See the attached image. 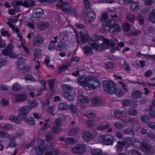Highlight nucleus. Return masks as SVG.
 Wrapping results in <instances>:
<instances>
[{"instance_id":"nucleus-56","label":"nucleus","mask_w":155,"mask_h":155,"mask_svg":"<svg viewBox=\"0 0 155 155\" xmlns=\"http://www.w3.org/2000/svg\"><path fill=\"white\" fill-rule=\"evenodd\" d=\"M0 104L3 106H6L8 104V101L6 99H2L0 101Z\"/></svg>"},{"instance_id":"nucleus-47","label":"nucleus","mask_w":155,"mask_h":155,"mask_svg":"<svg viewBox=\"0 0 155 155\" xmlns=\"http://www.w3.org/2000/svg\"><path fill=\"white\" fill-rule=\"evenodd\" d=\"M59 37V39L61 40H67L68 38L67 34L65 35L64 33L60 34Z\"/></svg>"},{"instance_id":"nucleus-36","label":"nucleus","mask_w":155,"mask_h":155,"mask_svg":"<svg viewBox=\"0 0 155 155\" xmlns=\"http://www.w3.org/2000/svg\"><path fill=\"white\" fill-rule=\"evenodd\" d=\"M17 117L18 119L21 121H23L26 119L27 117V115L18 112L17 115Z\"/></svg>"},{"instance_id":"nucleus-9","label":"nucleus","mask_w":155,"mask_h":155,"mask_svg":"<svg viewBox=\"0 0 155 155\" xmlns=\"http://www.w3.org/2000/svg\"><path fill=\"white\" fill-rule=\"evenodd\" d=\"M141 150L149 154H153L155 152L153 147L150 145L146 142L143 143Z\"/></svg>"},{"instance_id":"nucleus-35","label":"nucleus","mask_w":155,"mask_h":155,"mask_svg":"<svg viewBox=\"0 0 155 155\" xmlns=\"http://www.w3.org/2000/svg\"><path fill=\"white\" fill-rule=\"evenodd\" d=\"M67 49V45L64 43H60L58 45L57 49L58 51H65Z\"/></svg>"},{"instance_id":"nucleus-49","label":"nucleus","mask_w":155,"mask_h":155,"mask_svg":"<svg viewBox=\"0 0 155 155\" xmlns=\"http://www.w3.org/2000/svg\"><path fill=\"white\" fill-rule=\"evenodd\" d=\"M113 64L110 62H106L105 64V68L106 69H110L113 68Z\"/></svg>"},{"instance_id":"nucleus-22","label":"nucleus","mask_w":155,"mask_h":155,"mask_svg":"<svg viewBox=\"0 0 155 155\" xmlns=\"http://www.w3.org/2000/svg\"><path fill=\"white\" fill-rule=\"evenodd\" d=\"M139 4L137 2H134L131 5L130 8L131 11H135L139 9Z\"/></svg>"},{"instance_id":"nucleus-2","label":"nucleus","mask_w":155,"mask_h":155,"mask_svg":"<svg viewBox=\"0 0 155 155\" xmlns=\"http://www.w3.org/2000/svg\"><path fill=\"white\" fill-rule=\"evenodd\" d=\"M77 83L85 89L92 90L99 87L101 83L93 76L86 77L81 75L77 80Z\"/></svg>"},{"instance_id":"nucleus-44","label":"nucleus","mask_w":155,"mask_h":155,"mask_svg":"<svg viewBox=\"0 0 155 155\" xmlns=\"http://www.w3.org/2000/svg\"><path fill=\"white\" fill-rule=\"evenodd\" d=\"M83 139L86 142L94 141V138L92 136H82Z\"/></svg>"},{"instance_id":"nucleus-10","label":"nucleus","mask_w":155,"mask_h":155,"mask_svg":"<svg viewBox=\"0 0 155 155\" xmlns=\"http://www.w3.org/2000/svg\"><path fill=\"white\" fill-rule=\"evenodd\" d=\"M86 147L83 144L77 145L72 149V152L74 153L82 154L85 151Z\"/></svg>"},{"instance_id":"nucleus-54","label":"nucleus","mask_w":155,"mask_h":155,"mask_svg":"<svg viewBox=\"0 0 155 155\" xmlns=\"http://www.w3.org/2000/svg\"><path fill=\"white\" fill-rule=\"evenodd\" d=\"M54 82V79L51 80H49L48 81V82L49 84V87L51 90H52L53 88Z\"/></svg>"},{"instance_id":"nucleus-13","label":"nucleus","mask_w":155,"mask_h":155,"mask_svg":"<svg viewBox=\"0 0 155 155\" xmlns=\"http://www.w3.org/2000/svg\"><path fill=\"white\" fill-rule=\"evenodd\" d=\"M80 34L82 43L87 42L90 39V37L88 35V33L85 30L81 31Z\"/></svg>"},{"instance_id":"nucleus-14","label":"nucleus","mask_w":155,"mask_h":155,"mask_svg":"<svg viewBox=\"0 0 155 155\" xmlns=\"http://www.w3.org/2000/svg\"><path fill=\"white\" fill-rule=\"evenodd\" d=\"M95 18L94 12H91L87 14L85 17V20L88 21L92 22L94 21Z\"/></svg>"},{"instance_id":"nucleus-4","label":"nucleus","mask_w":155,"mask_h":155,"mask_svg":"<svg viewBox=\"0 0 155 155\" xmlns=\"http://www.w3.org/2000/svg\"><path fill=\"white\" fill-rule=\"evenodd\" d=\"M103 87L106 93L111 94H115L118 87L113 81H104L103 83Z\"/></svg>"},{"instance_id":"nucleus-55","label":"nucleus","mask_w":155,"mask_h":155,"mask_svg":"<svg viewBox=\"0 0 155 155\" xmlns=\"http://www.w3.org/2000/svg\"><path fill=\"white\" fill-rule=\"evenodd\" d=\"M1 33L2 35L4 37L7 36L8 37L9 35L7 31L4 29H1Z\"/></svg>"},{"instance_id":"nucleus-18","label":"nucleus","mask_w":155,"mask_h":155,"mask_svg":"<svg viewBox=\"0 0 155 155\" xmlns=\"http://www.w3.org/2000/svg\"><path fill=\"white\" fill-rule=\"evenodd\" d=\"M43 40L41 36H36L34 39V45L37 46L40 45L42 43Z\"/></svg>"},{"instance_id":"nucleus-30","label":"nucleus","mask_w":155,"mask_h":155,"mask_svg":"<svg viewBox=\"0 0 155 155\" xmlns=\"http://www.w3.org/2000/svg\"><path fill=\"white\" fill-rule=\"evenodd\" d=\"M33 54L35 57L34 59V61H35V59H38L40 58L41 55V51L39 49H36L34 50L33 52Z\"/></svg>"},{"instance_id":"nucleus-64","label":"nucleus","mask_w":155,"mask_h":155,"mask_svg":"<svg viewBox=\"0 0 155 155\" xmlns=\"http://www.w3.org/2000/svg\"><path fill=\"white\" fill-rule=\"evenodd\" d=\"M148 126L150 128L155 130V122H150L148 124Z\"/></svg>"},{"instance_id":"nucleus-11","label":"nucleus","mask_w":155,"mask_h":155,"mask_svg":"<svg viewBox=\"0 0 155 155\" xmlns=\"http://www.w3.org/2000/svg\"><path fill=\"white\" fill-rule=\"evenodd\" d=\"M78 100L80 103V107L82 109H85L86 107L85 104L89 102L88 99L85 96L81 95L78 97Z\"/></svg>"},{"instance_id":"nucleus-63","label":"nucleus","mask_w":155,"mask_h":155,"mask_svg":"<svg viewBox=\"0 0 155 155\" xmlns=\"http://www.w3.org/2000/svg\"><path fill=\"white\" fill-rule=\"evenodd\" d=\"M83 2L85 7L87 8H90V4L87 0H83Z\"/></svg>"},{"instance_id":"nucleus-52","label":"nucleus","mask_w":155,"mask_h":155,"mask_svg":"<svg viewBox=\"0 0 155 155\" xmlns=\"http://www.w3.org/2000/svg\"><path fill=\"white\" fill-rule=\"evenodd\" d=\"M62 87L64 90L66 91H68V92H70V91H72L73 89L72 87L68 85H63Z\"/></svg>"},{"instance_id":"nucleus-23","label":"nucleus","mask_w":155,"mask_h":155,"mask_svg":"<svg viewBox=\"0 0 155 155\" xmlns=\"http://www.w3.org/2000/svg\"><path fill=\"white\" fill-rule=\"evenodd\" d=\"M27 97L24 94L18 95L15 96V101L18 102H21L25 101L27 99Z\"/></svg>"},{"instance_id":"nucleus-27","label":"nucleus","mask_w":155,"mask_h":155,"mask_svg":"<svg viewBox=\"0 0 155 155\" xmlns=\"http://www.w3.org/2000/svg\"><path fill=\"white\" fill-rule=\"evenodd\" d=\"M15 22L13 20H8V21L7 22V24L8 25L9 27L12 29V30H14L16 32H18L19 31L18 29L16 27H15L14 26L13 24H12V23H14Z\"/></svg>"},{"instance_id":"nucleus-32","label":"nucleus","mask_w":155,"mask_h":155,"mask_svg":"<svg viewBox=\"0 0 155 155\" xmlns=\"http://www.w3.org/2000/svg\"><path fill=\"white\" fill-rule=\"evenodd\" d=\"M9 118L11 121L14 123L16 124H20L21 123L20 120L16 116L13 115H10Z\"/></svg>"},{"instance_id":"nucleus-57","label":"nucleus","mask_w":155,"mask_h":155,"mask_svg":"<svg viewBox=\"0 0 155 155\" xmlns=\"http://www.w3.org/2000/svg\"><path fill=\"white\" fill-rule=\"evenodd\" d=\"M68 107H69L71 111L74 113H75L76 111V107L73 104H70Z\"/></svg>"},{"instance_id":"nucleus-38","label":"nucleus","mask_w":155,"mask_h":155,"mask_svg":"<svg viewBox=\"0 0 155 155\" xmlns=\"http://www.w3.org/2000/svg\"><path fill=\"white\" fill-rule=\"evenodd\" d=\"M25 122L27 124L33 125L35 124V120L32 117H29L26 119Z\"/></svg>"},{"instance_id":"nucleus-16","label":"nucleus","mask_w":155,"mask_h":155,"mask_svg":"<svg viewBox=\"0 0 155 155\" xmlns=\"http://www.w3.org/2000/svg\"><path fill=\"white\" fill-rule=\"evenodd\" d=\"M141 92L139 90L134 91L132 93L131 96L135 100L140 98L142 95Z\"/></svg>"},{"instance_id":"nucleus-51","label":"nucleus","mask_w":155,"mask_h":155,"mask_svg":"<svg viewBox=\"0 0 155 155\" xmlns=\"http://www.w3.org/2000/svg\"><path fill=\"white\" fill-rule=\"evenodd\" d=\"M127 18L128 21L132 22L134 20L135 17L134 15L130 14H128L127 15Z\"/></svg>"},{"instance_id":"nucleus-28","label":"nucleus","mask_w":155,"mask_h":155,"mask_svg":"<svg viewBox=\"0 0 155 155\" xmlns=\"http://www.w3.org/2000/svg\"><path fill=\"white\" fill-rule=\"evenodd\" d=\"M91 102L94 106H96L100 105L101 101L99 97H95L92 99Z\"/></svg>"},{"instance_id":"nucleus-62","label":"nucleus","mask_w":155,"mask_h":155,"mask_svg":"<svg viewBox=\"0 0 155 155\" xmlns=\"http://www.w3.org/2000/svg\"><path fill=\"white\" fill-rule=\"evenodd\" d=\"M137 55L139 56L141 58H148L149 57H150V56H148L147 54H143L140 52L138 53Z\"/></svg>"},{"instance_id":"nucleus-59","label":"nucleus","mask_w":155,"mask_h":155,"mask_svg":"<svg viewBox=\"0 0 155 155\" xmlns=\"http://www.w3.org/2000/svg\"><path fill=\"white\" fill-rule=\"evenodd\" d=\"M127 115V114L131 115H135L137 114V111L134 110H132L130 111H126Z\"/></svg>"},{"instance_id":"nucleus-7","label":"nucleus","mask_w":155,"mask_h":155,"mask_svg":"<svg viewBox=\"0 0 155 155\" xmlns=\"http://www.w3.org/2000/svg\"><path fill=\"white\" fill-rule=\"evenodd\" d=\"M47 151L45 155H57L59 153V150L56 148L53 149L51 144H48L45 148Z\"/></svg>"},{"instance_id":"nucleus-43","label":"nucleus","mask_w":155,"mask_h":155,"mask_svg":"<svg viewBox=\"0 0 155 155\" xmlns=\"http://www.w3.org/2000/svg\"><path fill=\"white\" fill-rule=\"evenodd\" d=\"M115 94L118 97H122L124 94V92L122 90H121L118 87V90H117Z\"/></svg>"},{"instance_id":"nucleus-33","label":"nucleus","mask_w":155,"mask_h":155,"mask_svg":"<svg viewBox=\"0 0 155 155\" xmlns=\"http://www.w3.org/2000/svg\"><path fill=\"white\" fill-rule=\"evenodd\" d=\"M12 89L14 91H19L21 90V88L18 83H15L13 85Z\"/></svg>"},{"instance_id":"nucleus-34","label":"nucleus","mask_w":155,"mask_h":155,"mask_svg":"<svg viewBox=\"0 0 155 155\" xmlns=\"http://www.w3.org/2000/svg\"><path fill=\"white\" fill-rule=\"evenodd\" d=\"M91 153L94 155H107L106 153H103L101 150L98 149L92 150Z\"/></svg>"},{"instance_id":"nucleus-48","label":"nucleus","mask_w":155,"mask_h":155,"mask_svg":"<svg viewBox=\"0 0 155 155\" xmlns=\"http://www.w3.org/2000/svg\"><path fill=\"white\" fill-rule=\"evenodd\" d=\"M52 132L54 134H58L61 131L60 128L58 127H53L52 130Z\"/></svg>"},{"instance_id":"nucleus-61","label":"nucleus","mask_w":155,"mask_h":155,"mask_svg":"<svg viewBox=\"0 0 155 155\" xmlns=\"http://www.w3.org/2000/svg\"><path fill=\"white\" fill-rule=\"evenodd\" d=\"M7 64V61L5 59H0V68L5 66Z\"/></svg>"},{"instance_id":"nucleus-19","label":"nucleus","mask_w":155,"mask_h":155,"mask_svg":"<svg viewBox=\"0 0 155 155\" xmlns=\"http://www.w3.org/2000/svg\"><path fill=\"white\" fill-rule=\"evenodd\" d=\"M123 146L126 147V139L124 140L122 143H121L119 141L118 142V144L117 146V151L118 152H121L123 149Z\"/></svg>"},{"instance_id":"nucleus-21","label":"nucleus","mask_w":155,"mask_h":155,"mask_svg":"<svg viewBox=\"0 0 155 155\" xmlns=\"http://www.w3.org/2000/svg\"><path fill=\"white\" fill-rule=\"evenodd\" d=\"M33 14L35 17L40 18L43 14V11L41 9L38 8L37 9L36 11H34Z\"/></svg>"},{"instance_id":"nucleus-25","label":"nucleus","mask_w":155,"mask_h":155,"mask_svg":"<svg viewBox=\"0 0 155 155\" xmlns=\"http://www.w3.org/2000/svg\"><path fill=\"white\" fill-rule=\"evenodd\" d=\"M114 114L118 118L123 117L124 116L127 115L126 111L122 112L119 110H116L115 111Z\"/></svg>"},{"instance_id":"nucleus-39","label":"nucleus","mask_w":155,"mask_h":155,"mask_svg":"<svg viewBox=\"0 0 155 155\" xmlns=\"http://www.w3.org/2000/svg\"><path fill=\"white\" fill-rule=\"evenodd\" d=\"M16 5H22L25 7H28L29 5L28 2L24 1L23 2L21 1H17L15 2Z\"/></svg>"},{"instance_id":"nucleus-42","label":"nucleus","mask_w":155,"mask_h":155,"mask_svg":"<svg viewBox=\"0 0 155 155\" xmlns=\"http://www.w3.org/2000/svg\"><path fill=\"white\" fill-rule=\"evenodd\" d=\"M68 107L66 103H61L60 104L59 109L60 110H65L68 109Z\"/></svg>"},{"instance_id":"nucleus-15","label":"nucleus","mask_w":155,"mask_h":155,"mask_svg":"<svg viewBox=\"0 0 155 155\" xmlns=\"http://www.w3.org/2000/svg\"><path fill=\"white\" fill-rule=\"evenodd\" d=\"M31 109L29 106H24L20 107L18 109V112L27 115L31 111Z\"/></svg>"},{"instance_id":"nucleus-45","label":"nucleus","mask_w":155,"mask_h":155,"mask_svg":"<svg viewBox=\"0 0 155 155\" xmlns=\"http://www.w3.org/2000/svg\"><path fill=\"white\" fill-rule=\"evenodd\" d=\"M125 134L127 135H134V131L130 128H128L124 131Z\"/></svg>"},{"instance_id":"nucleus-41","label":"nucleus","mask_w":155,"mask_h":155,"mask_svg":"<svg viewBox=\"0 0 155 155\" xmlns=\"http://www.w3.org/2000/svg\"><path fill=\"white\" fill-rule=\"evenodd\" d=\"M79 130L78 128H74L70 130L68 132L69 135H75L78 134Z\"/></svg>"},{"instance_id":"nucleus-8","label":"nucleus","mask_w":155,"mask_h":155,"mask_svg":"<svg viewBox=\"0 0 155 155\" xmlns=\"http://www.w3.org/2000/svg\"><path fill=\"white\" fill-rule=\"evenodd\" d=\"M98 139L97 142H100L105 145H110L113 143L112 138H108L107 136H98Z\"/></svg>"},{"instance_id":"nucleus-6","label":"nucleus","mask_w":155,"mask_h":155,"mask_svg":"<svg viewBox=\"0 0 155 155\" xmlns=\"http://www.w3.org/2000/svg\"><path fill=\"white\" fill-rule=\"evenodd\" d=\"M13 49V46L11 44L8 45L7 49L3 50L2 51V54L6 56H8L11 58H15L17 57L16 54L12 52Z\"/></svg>"},{"instance_id":"nucleus-20","label":"nucleus","mask_w":155,"mask_h":155,"mask_svg":"<svg viewBox=\"0 0 155 155\" xmlns=\"http://www.w3.org/2000/svg\"><path fill=\"white\" fill-rule=\"evenodd\" d=\"M49 23L47 22H43L40 23L37 26V28L40 30L46 29L48 28Z\"/></svg>"},{"instance_id":"nucleus-24","label":"nucleus","mask_w":155,"mask_h":155,"mask_svg":"<svg viewBox=\"0 0 155 155\" xmlns=\"http://www.w3.org/2000/svg\"><path fill=\"white\" fill-rule=\"evenodd\" d=\"M84 52L87 56L92 55L93 52L92 49L88 46H86L84 48Z\"/></svg>"},{"instance_id":"nucleus-12","label":"nucleus","mask_w":155,"mask_h":155,"mask_svg":"<svg viewBox=\"0 0 155 155\" xmlns=\"http://www.w3.org/2000/svg\"><path fill=\"white\" fill-rule=\"evenodd\" d=\"M40 147H36L35 148V151L36 153L39 155H41L44 153V150L42 147L45 144L44 140H41L40 141Z\"/></svg>"},{"instance_id":"nucleus-58","label":"nucleus","mask_w":155,"mask_h":155,"mask_svg":"<svg viewBox=\"0 0 155 155\" xmlns=\"http://www.w3.org/2000/svg\"><path fill=\"white\" fill-rule=\"evenodd\" d=\"M38 105V102L36 101H33L30 102V106H29L30 109L31 108H34Z\"/></svg>"},{"instance_id":"nucleus-50","label":"nucleus","mask_w":155,"mask_h":155,"mask_svg":"<svg viewBox=\"0 0 155 155\" xmlns=\"http://www.w3.org/2000/svg\"><path fill=\"white\" fill-rule=\"evenodd\" d=\"M150 119L149 116L147 115L143 116L141 117V121L143 123L147 124Z\"/></svg>"},{"instance_id":"nucleus-17","label":"nucleus","mask_w":155,"mask_h":155,"mask_svg":"<svg viewBox=\"0 0 155 155\" xmlns=\"http://www.w3.org/2000/svg\"><path fill=\"white\" fill-rule=\"evenodd\" d=\"M25 60L23 58H20L18 59L17 64L18 68L22 69L24 68L25 64L26 63Z\"/></svg>"},{"instance_id":"nucleus-5","label":"nucleus","mask_w":155,"mask_h":155,"mask_svg":"<svg viewBox=\"0 0 155 155\" xmlns=\"http://www.w3.org/2000/svg\"><path fill=\"white\" fill-rule=\"evenodd\" d=\"M144 143L137 140L135 137H132L130 138L127 137L126 138V148L132 143H133L134 145L136 148L140 149L141 150Z\"/></svg>"},{"instance_id":"nucleus-46","label":"nucleus","mask_w":155,"mask_h":155,"mask_svg":"<svg viewBox=\"0 0 155 155\" xmlns=\"http://www.w3.org/2000/svg\"><path fill=\"white\" fill-rule=\"evenodd\" d=\"M129 155H141V153L138 150L132 149L129 152Z\"/></svg>"},{"instance_id":"nucleus-29","label":"nucleus","mask_w":155,"mask_h":155,"mask_svg":"<svg viewBox=\"0 0 155 155\" xmlns=\"http://www.w3.org/2000/svg\"><path fill=\"white\" fill-rule=\"evenodd\" d=\"M70 65V63L69 62L65 63L63 66H60L58 68V71L59 73H62L67 68V67Z\"/></svg>"},{"instance_id":"nucleus-37","label":"nucleus","mask_w":155,"mask_h":155,"mask_svg":"<svg viewBox=\"0 0 155 155\" xmlns=\"http://www.w3.org/2000/svg\"><path fill=\"white\" fill-rule=\"evenodd\" d=\"M149 19L150 21L155 23V8L150 14L149 16Z\"/></svg>"},{"instance_id":"nucleus-3","label":"nucleus","mask_w":155,"mask_h":155,"mask_svg":"<svg viewBox=\"0 0 155 155\" xmlns=\"http://www.w3.org/2000/svg\"><path fill=\"white\" fill-rule=\"evenodd\" d=\"M121 31L118 21L115 20H111L103 22L100 29V31L102 33L108 31L114 34H117Z\"/></svg>"},{"instance_id":"nucleus-1","label":"nucleus","mask_w":155,"mask_h":155,"mask_svg":"<svg viewBox=\"0 0 155 155\" xmlns=\"http://www.w3.org/2000/svg\"><path fill=\"white\" fill-rule=\"evenodd\" d=\"M94 37V40L90 41L89 44L92 48L98 51L107 49L110 46L113 48L115 44L118 42L117 40L115 39V43L113 42L110 43L108 39L105 38L103 36L96 35Z\"/></svg>"},{"instance_id":"nucleus-26","label":"nucleus","mask_w":155,"mask_h":155,"mask_svg":"<svg viewBox=\"0 0 155 155\" xmlns=\"http://www.w3.org/2000/svg\"><path fill=\"white\" fill-rule=\"evenodd\" d=\"M109 127V125L107 123L104 122L98 126L97 127V129L98 130H102L107 129Z\"/></svg>"},{"instance_id":"nucleus-40","label":"nucleus","mask_w":155,"mask_h":155,"mask_svg":"<svg viewBox=\"0 0 155 155\" xmlns=\"http://www.w3.org/2000/svg\"><path fill=\"white\" fill-rule=\"evenodd\" d=\"M76 140L72 137L67 138L65 139V142L68 144H71L76 142Z\"/></svg>"},{"instance_id":"nucleus-60","label":"nucleus","mask_w":155,"mask_h":155,"mask_svg":"<svg viewBox=\"0 0 155 155\" xmlns=\"http://www.w3.org/2000/svg\"><path fill=\"white\" fill-rule=\"evenodd\" d=\"M123 28L124 30L126 31H128L130 29V26L129 24L127 23H125L123 24Z\"/></svg>"},{"instance_id":"nucleus-53","label":"nucleus","mask_w":155,"mask_h":155,"mask_svg":"<svg viewBox=\"0 0 155 155\" xmlns=\"http://www.w3.org/2000/svg\"><path fill=\"white\" fill-rule=\"evenodd\" d=\"M85 115L88 118H94L95 116V112L94 111H91L88 114H85Z\"/></svg>"},{"instance_id":"nucleus-31","label":"nucleus","mask_w":155,"mask_h":155,"mask_svg":"<svg viewBox=\"0 0 155 155\" xmlns=\"http://www.w3.org/2000/svg\"><path fill=\"white\" fill-rule=\"evenodd\" d=\"M122 120H120L118 122H117L114 124V126L118 129H120L122 128L124 126L127 125V123H123Z\"/></svg>"}]
</instances>
